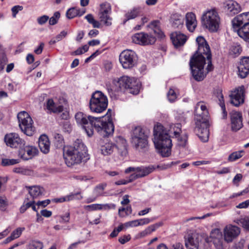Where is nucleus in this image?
Masks as SVG:
<instances>
[{
    "label": "nucleus",
    "instance_id": "f257e3e1",
    "mask_svg": "<svg viewBox=\"0 0 249 249\" xmlns=\"http://www.w3.org/2000/svg\"><path fill=\"white\" fill-rule=\"evenodd\" d=\"M111 112V110L108 109L104 116L97 118L78 112L75 114V119L77 124L83 127L88 136H92L94 127L101 136L107 137L112 135L114 131Z\"/></svg>",
    "mask_w": 249,
    "mask_h": 249
},
{
    "label": "nucleus",
    "instance_id": "f03ea898",
    "mask_svg": "<svg viewBox=\"0 0 249 249\" xmlns=\"http://www.w3.org/2000/svg\"><path fill=\"white\" fill-rule=\"evenodd\" d=\"M196 41L198 46L197 50L191 57L190 66L194 79L200 81L203 80L206 75L204 70L206 60L208 63L207 72L213 69L212 54L209 45L203 36H198Z\"/></svg>",
    "mask_w": 249,
    "mask_h": 249
},
{
    "label": "nucleus",
    "instance_id": "7ed1b4c3",
    "mask_svg": "<svg viewBox=\"0 0 249 249\" xmlns=\"http://www.w3.org/2000/svg\"><path fill=\"white\" fill-rule=\"evenodd\" d=\"M63 156L66 164L69 167L79 164L89 159L87 148L78 139L75 141L72 146L65 148Z\"/></svg>",
    "mask_w": 249,
    "mask_h": 249
},
{
    "label": "nucleus",
    "instance_id": "20e7f679",
    "mask_svg": "<svg viewBox=\"0 0 249 249\" xmlns=\"http://www.w3.org/2000/svg\"><path fill=\"white\" fill-rule=\"evenodd\" d=\"M153 141L155 147L159 150L162 157H167L170 155L172 141L167 131L160 124H157L154 127Z\"/></svg>",
    "mask_w": 249,
    "mask_h": 249
},
{
    "label": "nucleus",
    "instance_id": "39448f33",
    "mask_svg": "<svg viewBox=\"0 0 249 249\" xmlns=\"http://www.w3.org/2000/svg\"><path fill=\"white\" fill-rule=\"evenodd\" d=\"M115 85L114 89H110L111 91H119L124 90L132 94H138L141 87L139 82L134 77L127 76H123L117 81H114Z\"/></svg>",
    "mask_w": 249,
    "mask_h": 249
},
{
    "label": "nucleus",
    "instance_id": "423d86ee",
    "mask_svg": "<svg viewBox=\"0 0 249 249\" xmlns=\"http://www.w3.org/2000/svg\"><path fill=\"white\" fill-rule=\"evenodd\" d=\"M89 105L91 112L101 113L107 108L108 105L107 97L101 91H96L92 94Z\"/></svg>",
    "mask_w": 249,
    "mask_h": 249
},
{
    "label": "nucleus",
    "instance_id": "0eeeda50",
    "mask_svg": "<svg viewBox=\"0 0 249 249\" xmlns=\"http://www.w3.org/2000/svg\"><path fill=\"white\" fill-rule=\"evenodd\" d=\"M148 136L141 127H136L131 136V142L135 148L139 151H144L148 148Z\"/></svg>",
    "mask_w": 249,
    "mask_h": 249
},
{
    "label": "nucleus",
    "instance_id": "6e6552de",
    "mask_svg": "<svg viewBox=\"0 0 249 249\" xmlns=\"http://www.w3.org/2000/svg\"><path fill=\"white\" fill-rule=\"evenodd\" d=\"M203 25L211 32H215L219 27L220 18L215 9L207 10L202 16Z\"/></svg>",
    "mask_w": 249,
    "mask_h": 249
},
{
    "label": "nucleus",
    "instance_id": "1a4fd4ad",
    "mask_svg": "<svg viewBox=\"0 0 249 249\" xmlns=\"http://www.w3.org/2000/svg\"><path fill=\"white\" fill-rule=\"evenodd\" d=\"M17 117L21 130L27 136H32L35 133V127L30 115L27 112L22 111L18 113Z\"/></svg>",
    "mask_w": 249,
    "mask_h": 249
},
{
    "label": "nucleus",
    "instance_id": "9d476101",
    "mask_svg": "<svg viewBox=\"0 0 249 249\" xmlns=\"http://www.w3.org/2000/svg\"><path fill=\"white\" fill-rule=\"evenodd\" d=\"M155 169L153 165H149L148 166H140V167H129L125 169L124 173L128 174L130 172H134L131 174V177L135 180L138 178L144 177L149 174L153 172Z\"/></svg>",
    "mask_w": 249,
    "mask_h": 249
},
{
    "label": "nucleus",
    "instance_id": "9b49d317",
    "mask_svg": "<svg viewBox=\"0 0 249 249\" xmlns=\"http://www.w3.org/2000/svg\"><path fill=\"white\" fill-rule=\"evenodd\" d=\"M137 56L136 53L131 50L123 51L120 55V62L124 69H130L136 63Z\"/></svg>",
    "mask_w": 249,
    "mask_h": 249
},
{
    "label": "nucleus",
    "instance_id": "f8f14e48",
    "mask_svg": "<svg viewBox=\"0 0 249 249\" xmlns=\"http://www.w3.org/2000/svg\"><path fill=\"white\" fill-rule=\"evenodd\" d=\"M195 119L197 124L200 122L208 121L209 112L206 104L204 102H198L195 109Z\"/></svg>",
    "mask_w": 249,
    "mask_h": 249
},
{
    "label": "nucleus",
    "instance_id": "ddd939ff",
    "mask_svg": "<svg viewBox=\"0 0 249 249\" xmlns=\"http://www.w3.org/2000/svg\"><path fill=\"white\" fill-rule=\"evenodd\" d=\"M223 10L227 16L232 17L242 11L241 5L234 0H227L223 2Z\"/></svg>",
    "mask_w": 249,
    "mask_h": 249
},
{
    "label": "nucleus",
    "instance_id": "4468645a",
    "mask_svg": "<svg viewBox=\"0 0 249 249\" xmlns=\"http://www.w3.org/2000/svg\"><path fill=\"white\" fill-rule=\"evenodd\" d=\"M132 39L134 43L141 45H152L156 41L155 36L144 32L134 34L132 36Z\"/></svg>",
    "mask_w": 249,
    "mask_h": 249
},
{
    "label": "nucleus",
    "instance_id": "2eb2a0df",
    "mask_svg": "<svg viewBox=\"0 0 249 249\" xmlns=\"http://www.w3.org/2000/svg\"><path fill=\"white\" fill-rule=\"evenodd\" d=\"M4 142L7 146L12 148H21L25 144V141L16 133L6 134L4 136Z\"/></svg>",
    "mask_w": 249,
    "mask_h": 249
},
{
    "label": "nucleus",
    "instance_id": "dca6fc26",
    "mask_svg": "<svg viewBox=\"0 0 249 249\" xmlns=\"http://www.w3.org/2000/svg\"><path fill=\"white\" fill-rule=\"evenodd\" d=\"M198 124L196 122L194 131L202 142H206L208 141L209 136V122H200Z\"/></svg>",
    "mask_w": 249,
    "mask_h": 249
},
{
    "label": "nucleus",
    "instance_id": "f3484780",
    "mask_svg": "<svg viewBox=\"0 0 249 249\" xmlns=\"http://www.w3.org/2000/svg\"><path fill=\"white\" fill-rule=\"evenodd\" d=\"M187 249H198L201 236L196 233H188L184 237Z\"/></svg>",
    "mask_w": 249,
    "mask_h": 249
},
{
    "label": "nucleus",
    "instance_id": "a211bd4d",
    "mask_svg": "<svg viewBox=\"0 0 249 249\" xmlns=\"http://www.w3.org/2000/svg\"><path fill=\"white\" fill-rule=\"evenodd\" d=\"M240 229L235 226L228 225L224 229V240L227 242H231L240 233Z\"/></svg>",
    "mask_w": 249,
    "mask_h": 249
},
{
    "label": "nucleus",
    "instance_id": "6ab92c4d",
    "mask_svg": "<svg viewBox=\"0 0 249 249\" xmlns=\"http://www.w3.org/2000/svg\"><path fill=\"white\" fill-rule=\"evenodd\" d=\"M231 102L235 106L243 103L244 99V87H239L232 91L231 95Z\"/></svg>",
    "mask_w": 249,
    "mask_h": 249
},
{
    "label": "nucleus",
    "instance_id": "aec40b11",
    "mask_svg": "<svg viewBox=\"0 0 249 249\" xmlns=\"http://www.w3.org/2000/svg\"><path fill=\"white\" fill-rule=\"evenodd\" d=\"M37 149L34 146L29 145L22 146L19 150V156L24 160H28L37 154Z\"/></svg>",
    "mask_w": 249,
    "mask_h": 249
},
{
    "label": "nucleus",
    "instance_id": "412c9836",
    "mask_svg": "<svg viewBox=\"0 0 249 249\" xmlns=\"http://www.w3.org/2000/svg\"><path fill=\"white\" fill-rule=\"evenodd\" d=\"M231 121L232 130L237 131L242 127V116L241 113L232 111L231 113Z\"/></svg>",
    "mask_w": 249,
    "mask_h": 249
},
{
    "label": "nucleus",
    "instance_id": "4be33fe9",
    "mask_svg": "<svg viewBox=\"0 0 249 249\" xmlns=\"http://www.w3.org/2000/svg\"><path fill=\"white\" fill-rule=\"evenodd\" d=\"M233 27L239 28L249 24V12H244L235 17L232 20Z\"/></svg>",
    "mask_w": 249,
    "mask_h": 249
},
{
    "label": "nucleus",
    "instance_id": "5701e85b",
    "mask_svg": "<svg viewBox=\"0 0 249 249\" xmlns=\"http://www.w3.org/2000/svg\"><path fill=\"white\" fill-rule=\"evenodd\" d=\"M170 39L176 48L183 46L187 40V37L179 32H174L170 34Z\"/></svg>",
    "mask_w": 249,
    "mask_h": 249
},
{
    "label": "nucleus",
    "instance_id": "b1692460",
    "mask_svg": "<svg viewBox=\"0 0 249 249\" xmlns=\"http://www.w3.org/2000/svg\"><path fill=\"white\" fill-rule=\"evenodd\" d=\"M238 75L242 78H245L249 74V57L242 58L238 66Z\"/></svg>",
    "mask_w": 249,
    "mask_h": 249
},
{
    "label": "nucleus",
    "instance_id": "393cba45",
    "mask_svg": "<svg viewBox=\"0 0 249 249\" xmlns=\"http://www.w3.org/2000/svg\"><path fill=\"white\" fill-rule=\"evenodd\" d=\"M186 25L190 32H193L197 26V21L195 14L192 12L188 13L186 16Z\"/></svg>",
    "mask_w": 249,
    "mask_h": 249
},
{
    "label": "nucleus",
    "instance_id": "a878e982",
    "mask_svg": "<svg viewBox=\"0 0 249 249\" xmlns=\"http://www.w3.org/2000/svg\"><path fill=\"white\" fill-rule=\"evenodd\" d=\"M214 96L218 99V104L221 107L223 119H226L227 116V112L226 110L224 96L222 94V90L220 89H215L214 91Z\"/></svg>",
    "mask_w": 249,
    "mask_h": 249
},
{
    "label": "nucleus",
    "instance_id": "bb28decb",
    "mask_svg": "<svg viewBox=\"0 0 249 249\" xmlns=\"http://www.w3.org/2000/svg\"><path fill=\"white\" fill-rule=\"evenodd\" d=\"M38 146L42 152L44 154L49 153L50 148V142L46 135H42L38 139Z\"/></svg>",
    "mask_w": 249,
    "mask_h": 249
},
{
    "label": "nucleus",
    "instance_id": "cd10ccee",
    "mask_svg": "<svg viewBox=\"0 0 249 249\" xmlns=\"http://www.w3.org/2000/svg\"><path fill=\"white\" fill-rule=\"evenodd\" d=\"M46 107L49 110L54 112L58 113L63 111V107L61 105H57L52 99L48 100L46 103Z\"/></svg>",
    "mask_w": 249,
    "mask_h": 249
},
{
    "label": "nucleus",
    "instance_id": "c85d7f7f",
    "mask_svg": "<svg viewBox=\"0 0 249 249\" xmlns=\"http://www.w3.org/2000/svg\"><path fill=\"white\" fill-rule=\"evenodd\" d=\"M141 13V8L140 7H134L128 10L124 15L125 19L124 21V24L127 21L134 19L137 18Z\"/></svg>",
    "mask_w": 249,
    "mask_h": 249
},
{
    "label": "nucleus",
    "instance_id": "c756f323",
    "mask_svg": "<svg viewBox=\"0 0 249 249\" xmlns=\"http://www.w3.org/2000/svg\"><path fill=\"white\" fill-rule=\"evenodd\" d=\"M184 17L178 14H175L171 17L172 26L175 28H181L184 23Z\"/></svg>",
    "mask_w": 249,
    "mask_h": 249
},
{
    "label": "nucleus",
    "instance_id": "7c9ffc66",
    "mask_svg": "<svg viewBox=\"0 0 249 249\" xmlns=\"http://www.w3.org/2000/svg\"><path fill=\"white\" fill-rule=\"evenodd\" d=\"M237 34L244 40L249 42V24L239 27Z\"/></svg>",
    "mask_w": 249,
    "mask_h": 249
},
{
    "label": "nucleus",
    "instance_id": "2f4dec72",
    "mask_svg": "<svg viewBox=\"0 0 249 249\" xmlns=\"http://www.w3.org/2000/svg\"><path fill=\"white\" fill-rule=\"evenodd\" d=\"M162 224L161 223H156L154 225H151L146 228L144 230L140 232L138 236L139 238H142L148 234H150L152 232L155 231L157 229L161 226Z\"/></svg>",
    "mask_w": 249,
    "mask_h": 249
},
{
    "label": "nucleus",
    "instance_id": "473e14b6",
    "mask_svg": "<svg viewBox=\"0 0 249 249\" xmlns=\"http://www.w3.org/2000/svg\"><path fill=\"white\" fill-rule=\"evenodd\" d=\"M116 146L112 142H107L101 145V153L104 155H108L112 153Z\"/></svg>",
    "mask_w": 249,
    "mask_h": 249
},
{
    "label": "nucleus",
    "instance_id": "72a5a7b5",
    "mask_svg": "<svg viewBox=\"0 0 249 249\" xmlns=\"http://www.w3.org/2000/svg\"><path fill=\"white\" fill-rule=\"evenodd\" d=\"M160 22L159 20H154L149 24L148 26L153 30L155 34L157 35L159 37L162 38L164 36L160 28Z\"/></svg>",
    "mask_w": 249,
    "mask_h": 249
},
{
    "label": "nucleus",
    "instance_id": "f704fd0d",
    "mask_svg": "<svg viewBox=\"0 0 249 249\" xmlns=\"http://www.w3.org/2000/svg\"><path fill=\"white\" fill-rule=\"evenodd\" d=\"M29 193L33 199L41 195L43 193V189L38 186L28 187Z\"/></svg>",
    "mask_w": 249,
    "mask_h": 249
},
{
    "label": "nucleus",
    "instance_id": "c9c22d12",
    "mask_svg": "<svg viewBox=\"0 0 249 249\" xmlns=\"http://www.w3.org/2000/svg\"><path fill=\"white\" fill-rule=\"evenodd\" d=\"M222 237V232L219 229L215 228L212 230L210 232V236L207 237L205 239L206 242L207 243L210 241L215 240L216 239H221Z\"/></svg>",
    "mask_w": 249,
    "mask_h": 249
},
{
    "label": "nucleus",
    "instance_id": "e433bc0d",
    "mask_svg": "<svg viewBox=\"0 0 249 249\" xmlns=\"http://www.w3.org/2000/svg\"><path fill=\"white\" fill-rule=\"evenodd\" d=\"M242 48L238 44H233L230 48L229 54L232 57H236L240 54Z\"/></svg>",
    "mask_w": 249,
    "mask_h": 249
},
{
    "label": "nucleus",
    "instance_id": "4c0bfd02",
    "mask_svg": "<svg viewBox=\"0 0 249 249\" xmlns=\"http://www.w3.org/2000/svg\"><path fill=\"white\" fill-rule=\"evenodd\" d=\"M84 13V11L80 12V9L77 8H71L67 11L66 16L68 18L71 19L76 16H81Z\"/></svg>",
    "mask_w": 249,
    "mask_h": 249
},
{
    "label": "nucleus",
    "instance_id": "58836bf2",
    "mask_svg": "<svg viewBox=\"0 0 249 249\" xmlns=\"http://www.w3.org/2000/svg\"><path fill=\"white\" fill-rule=\"evenodd\" d=\"M244 151L240 150L231 153L228 157V160L230 162L234 161L241 158L244 155Z\"/></svg>",
    "mask_w": 249,
    "mask_h": 249
},
{
    "label": "nucleus",
    "instance_id": "ea45409f",
    "mask_svg": "<svg viewBox=\"0 0 249 249\" xmlns=\"http://www.w3.org/2000/svg\"><path fill=\"white\" fill-rule=\"evenodd\" d=\"M43 243L38 240H32L28 245V249H43Z\"/></svg>",
    "mask_w": 249,
    "mask_h": 249
},
{
    "label": "nucleus",
    "instance_id": "a19ab883",
    "mask_svg": "<svg viewBox=\"0 0 249 249\" xmlns=\"http://www.w3.org/2000/svg\"><path fill=\"white\" fill-rule=\"evenodd\" d=\"M176 138H177L178 144L179 146L184 147L186 145L188 140V136L186 133L181 134Z\"/></svg>",
    "mask_w": 249,
    "mask_h": 249
},
{
    "label": "nucleus",
    "instance_id": "79ce46f5",
    "mask_svg": "<svg viewBox=\"0 0 249 249\" xmlns=\"http://www.w3.org/2000/svg\"><path fill=\"white\" fill-rule=\"evenodd\" d=\"M99 15L101 21H103L106 25L110 26L111 25V20L112 18L108 15L104 14L100 11Z\"/></svg>",
    "mask_w": 249,
    "mask_h": 249
},
{
    "label": "nucleus",
    "instance_id": "37998d69",
    "mask_svg": "<svg viewBox=\"0 0 249 249\" xmlns=\"http://www.w3.org/2000/svg\"><path fill=\"white\" fill-rule=\"evenodd\" d=\"M106 186V184H101L95 187L94 189V193L96 197L103 195V191Z\"/></svg>",
    "mask_w": 249,
    "mask_h": 249
},
{
    "label": "nucleus",
    "instance_id": "c03bdc74",
    "mask_svg": "<svg viewBox=\"0 0 249 249\" xmlns=\"http://www.w3.org/2000/svg\"><path fill=\"white\" fill-rule=\"evenodd\" d=\"M19 161V160L17 159H2L1 160V165L3 166L13 165L18 163Z\"/></svg>",
    "mask_w": 249,
    "mask_h": 249
},
{
    "label": "nucleus",
    "instance_id": "a18cd8bd",
    "mask_svg": "<svg viewBox=\"0 0 249 249\" xmlns=\"http://www.w3.org/2000/svg\"><path fill=\"white\" fill-rule=\"evenodd\" d=\"M100 12L109 15L111 12V6L109 3L107 2L102 3L100 5Z\"/></svg>",
    "mask_w": 249,
    "mask_h": 249
},
{
    "label": "nucleus",
    "instance_id": "49530a36",
    "mask_svg": "<svg viewBox=\"0 0 249 249\" xmlns=\"http://www.w3.org/2000/svg\"><path fill=\"white\" fill-rule=\"evenodd\" d=\"M210 242H212L213 243L216 249H224L223 237H221V239H220V238L216 239L215 240L210 241Z\"/></svg>",
    "mask_w": 249,
    "mask_h": 249
},
{
    "label": "nucleus",
    "instance_id": "de8ad7c7",
    "mask_svg": "<svg viewBox=\"0 0 249 249\" xmlns=\"http://www.w3.org/2000/svg\"><path fill=\"white\" fill-rule=\"evenodd\" d=\"M55 144L57 147H61L63 146L64 140L62 136L60 134H57L54 136Z\"/></svg>",
    "mask_w": 249,
    "mask_h": 249
},
{
    "label": "nucleus",
    "instance_id": "09e8293b",
    "mask_svg": "<svg viewBox=\"0 0 249 249\" xmlns=\"http://www.w3.org/2000/svg\"><path fill=\"white\" fill-rule=\"evenodd\" d=\"M67 196V200H68L69 201L74 199L81 200L83 198V196L81 194V193L79 192L76 193H71L68 195Z\"/></svg>",
    "mask_w": 249,
    "mask_h": 249
},
{
    "label": "nucleus",
    "instance_id": "8fccbe9b",
    "mask_svg": "<svg viewBox=\"0 0 249 249\" xmlns=\"http://www.w3.org/2000/svg\"><path fill=\"white\" fill-rule=\"evenodd\" d=\"M25 230V228L24 227H19L17 228L16 230L13 231L11 233V235L14 237V238L17 239L20 236L22 232Z\"/></svg>",
    "mask_w": 249,
    "mask_h": 249
},
{
    "label": "nucleus",
    "instance_id": "3c124183",
    "mask_svg": "<svg viewBox=\"0 0 249 249\" xmlns=\"http://www.w3.org/2000/svg\"><path fill=\"white\" fill-rule=\"evenodd\" d=\"M167 98L170 102H173L177 99V95L173 89H170L167 93Z\"/></svg>",
    "mask_w": 249,
    "mask_h": 249
},
{
    "label": "nucleus",
    "instance_id": "603ef678",
    "mask_svg": "<svg viewBox=\"0 0 249 249\" xmlns=\"http://www.w3.org/2000/svg\"><path fill=\"white\" fill-rule=\"evenodd\" d=\"M60 14L59 12H55L53 16L52 17L49 19V24L51 25H54L57 22L58 19L59 18Z\"/></svg>",
    "mask_w": 249,
    "mask_h": 249
},
{
    "label": "nucleus",
    "instance_id": "864d4df0",
    "mask_svg": "<svg viewBox=\"0 0 249 249\" xmlns=\"http://www.w3.org/2000/svg\"><path fill=\"white\" fill-rule=\"evenodd\" d=\"M171 132H172L174 134L175 137H177L178 135H180L181 130V125L180 124H175L172 129H171Z\"/></svg>",
    "mask_w": 249,
    "mask_h": 249
},
{
    "label": "nucleus",
    "instance_id": "5fc2aeb1",
    "mask_svg": "<svg viewBox=\"0 0 249 249\" xmlns=\"http://www.w3.org/2000/svg\"><path fill=\"white\" fill-rule=\"evenodd\" d=\"M240 223L243 227L248 230H249V217H246L241 218L239 220Z\"/></svg>",
    "mask_w": 249,
    "mask_h": 249
},
{
    "label": "nucleus",
    "instance_id": "6e6d98bb",
    "mask_svg": "<svg viewBox=\"0 0 249 249\" xmlns=\"http://www.w3.org/2000/svg\"><path fill=\"white\" fill-rule=\"evenodd\" d=\"M134 180L131 177V175L129 177L128 179H121L115 182V184L117 185H125L128 183L133 181Z\"/></svg>",
    "mask_w": 249,
    "mask_h": 249
},
{
    "label": "nucleus",
    "instance_id": "4d7b16f0",
    "mask_svg": "<svg viewBox=\"0 0 249 249\" xmlns=\"http://www.w3.org/2000/svg\"><path fill=\"white\" fill-rule=\"evenodd\" d=\"M84 209L88 211H94L101 209V205L98 204H93L84 206Z\"/></svg>",
    "mask_w": 249,
    "mask_h": 249
},
{
    "label": "nucleus",
    "instance_id": "13d9d810",
    "mask_svg": "<svg viewBox=\"0 0 249 249\" xmlns=\"http://www.w3.org/2000/svg\"><path fill=\"white\" fill-rule=\"evenodd\" d=\"M13 171L17 173H19L23 175H27L29 173V171L23 167H17L13 169Z\"/></svg>",
    "mask_w": 249,
    "mask_h": 249
},
{
    "label": "nucleus",
    "instance_id": "bf43d9fd",
    "mask_svg": "<svg viewBox=\"0 0 249 249\" xmlns=\"http://www.w3.org/2000/svg\"><path fill=\"white\" fill-rule=\"evenodd\" d=\"M125 228L134 227L139 226L138 220H134L124 223Z\"/></svg>",
    "mask_w": 249,
    "mask_h": 249
},
{
    "label": "nucleus",
    "instance_id": "052dcab7",
    "mask_svg": "<svg viewBox=\"0 0 249 249\" xmlns=\"http://www.w3.org/2000/svg\"><path fill=\"white\" fill-rule=\"evenodd\" d=\"M49 17L46 15H43L37 18V22L39 25H43L49 20Z\"/></svg>",
    "mask_w": 249,
    "mask_h": 249
},
{
    "label": "nucleus",
    "instance_id": "680f3d73",
    "mask_svg": "<svg viewBox=\"0 0 249 249\" xmlns=\"http://www.w3.org/2000/svg\"><path fill=\"white\" fill-rule=\"evenodd\" d=\"M23 9V7L22 6L19 5H16L14 6L12 8V15L14 18H15L16 17L17 14L18 13L21 11Z\"/></svg>",
    "mask_w": 249,
    "mask_h": 249
},
{
    "label": "nucleus",
    "instance_id": "e2e57ef3",
    "mask_svg": "<svg viewBox=\"0 0 249 249\" xmlns=\"http://www.w3.org/2000/svg\"><path fill=\"white\" fill-rule=\"evenodd\" d=\"M130 238L131 237L130 235H124L123 236L119 237V242L122 244H124L127 242L129 241L130 240Z\"/></svg>",
    "mask_w": 249,
    "mask_h": 249
},
{
    "label": "nucleus",
    "instance_id": "0e129e2a",
    "mask_svg": "<svg viewBox=\"0 0 249 249\" xmlns=\"http://www.w3.org/2000/svg\"><path fill=\"white\" fill-rule=\"evenodd\" d=\"M249 206V199L239 203L236 206L238 209H246Z\"/></svg>",
    "mask_w": 249,
    "mask_h": 249
},
{
    "label": "nucleus",
    "instance_id": "69168bd1",
    "mask_svg": "<svg viewBox=\"0 0 249 249\" xmlns=\"http://www.w3.org/2000/svg\"><path fill=\"white\" fill-rule=\"evenodd\" d=\"M243 176L241 174H237L234 177L232 182L233 184L238 186V183L241 180Z\"/></svg>",
    "mask_w": 249,
    "mask_h": 249
},
{
    "label": "nucleus",
    "instance_id": "338daca9",
    "mask_svg": "<svg viewBox=\"0 0 249 249\" xmlns=\"http://www.w3.org/2000/svg\"><path fill=\"white\" fill-rule=\"evenodd\" d=\"M139 226H142L146 224H148L152 220L148 218H144L140 219H138Z\"/></svg>",
    "mask_w": 249,
    "mask_h": 249
},
{
    "label": "nucleus",
    "instance_id": "774afa93",
    "mask_svg": "<svg viewBox=\"0 0 249 249\" xmlns=\"http://www.w3.org/2000/svg\"><path fill=\"white\" fill-rule=\"evenodd\" d=\"M50 203V200L49 199H46L43 201H38L36 205L38 207H45L47 206Z\"/></svg>",
    "mask_w": 249,
    "mask_h": 249
}]
</instances>
